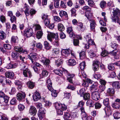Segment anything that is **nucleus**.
<instances>
[{
	"label": "nucleus",
	"mask_w": 120,
	"mask_h": 120,
	"mask_svg": "<svg viewBox=\"0 0 120 120\" xmlns=\"http://www.w3.org/2000/svg\"><path fill=\"white\" fill-rule=\"evenodd\" d=\"M48 39L50 41H52V38H55V42L56 43V45L58 46L59 44L58 43L59 40L58 34H55L53 33L50 32L48 34L47 36Z\"/></svg>",
	"instance_id": "f257e3e1"
},
{
	"label": "nucleus",
	"mask_w": 120,
	"mask_h": 120,
	"mask_svg": "<svg viewBox=\"0 0 120 120\" xmlns=\"http://www.w3.org/2000/svg\"><path fill=\"white\" fill-rule=\"evenodd\" d=\"M47 86L49 90L51 92L52 96L56 97L57 96V93L56 91L54 90L52 87V83L50 79H48L47 82Z\"/></svg>",
	"instance_id": "f03ea898"
},
{
	"label": "nucleus",
	"mask_w": 120,
	"mask_h": 120,
	"mask_svg": "<svg viewBox=\"0 0 120 120\" xmlns=\"http://www.w3.org/2000/svg\"><path fill=\"white\" fill-rule=\"evenodd\" d=\"M112 16L111 17L112 21L115 22H116V19L120 17V10L117 8L113 9Z\"/></svg>",
	"instance_id": "7ed1b4c3"
},
{
	"label": "nucleus",
	"mask_w": 120,
	"mask_h": 120,
	"mask_svg": "<svg viewBox=\"0 0 120 120\" xmlns=\"http://www.w3.org/2000/svg\"><path fill=\"white\" fill-rule=\"evenodd\" d=\"M33 34V32L32 29L28 28L26 29L24 32V35L27 38H29Z\"/></svg>",
	"instance_id": "20e7f679"
},
{
	"label": "nucleus",
	"mask_w": 120,
	"mask_h": 120,
	"mask_svg": "<svg viewBox=\"0 0 120 120\" xmlns=\"http://www.w3.org/2000/svg\"><path fill=\"white\" fill-rule=\"evenodd\" d=\"M46 113V111L44 109L39 110L38 115L40 120H42L43 119L44 117L45 116V114Z\"/></svg>",
	"instance_id": "39448f33"
},
{
	"label": "nucleus",
	"mask_w": 120,
	"mask_h": 120,
	"mask_svg": "<svg viewBox=\"0 0 120 120\" xmlns=\"http://www.w3.org/2000/svg\"><path fill=\"white\" fill-rule=\"evenodd\" d=\"M92 99L95 101L98 100L100 98L99 94L98 92V90L93 92L92 94Z\"/></svg>",
	"instance_id": "423d86ee"
},
{
	"label": "nucleus",
	"mask_w": 120,
	"mask_h": 120,
	"mask_svg": "<svg viewBox=\"0 0 120 120\" xmlns=\"http://www.w3.org/2000/svg\"><path fill=\"white\" fill-rule=\"evenodd\" d=\"M103 103L104 105L106 106L105 108V110L107 109L108 110V112L109 114H111L112 112L109 107H108L109 104V99L108 98H106L104 100Z\"/></svg>",
	"instance_id": "0eeeda50"
},
{
	"label": "nucleus",
	"mask_w": 120,
	"mask_h": 120,
	"mask_svg": "<svg viewBox=\"0 0 120 120\" xmlns=\"http://www.w3.org/2000/svg\"><path fill=\"white\" fill-rule=\"evenodd\" d=\"M60 71L62 72L61 74L62 75L63 74H64L66 75H67L68 78H72L75 76L74 74H71L70 73H68V71L65 69L63 68H60Z\"/></svg>",
	"instance_id": "6e6552de"
},
{
	"label": "nucleus",
	"mask_w": 120,
	"mask_h": 120,
	"mask_svg": "<svg viewBox=\"0 0 120 120\" xmlns=\"http://www.w3.org/2000/svg\"><path fill=\"white\" fill-rule=\"evenodd\" d=\"M67 32L69 34V36L70 37H73V38L75 37V34L73 32L72 26H71L67 27Z\"/></svg>",
	"instance_id": "1a4fd4ad"
},
{
	"label": "nucleus",
	"mask_w": 120,
	"mask_h": 120,
	"mask_svg": "<svg viewBox=\"0 0 120 120\" xmlns=\"http://www.w3.org/2000/svg\"><path fill=\"white\" fill-rule=\"evenodd\" d=\"M29 58L31 60L32 63L35 61L37 58V54L35 53H31L30 54Z\"/></svg>",
	"instance_id": "9d476101"
},
{
	"label": "nucleus",
	"mask_w": 120,
	"mask_h": 120,
	"mask_svg": "<svg viewBox=\"0 0 120 120\" xmlns=\"http://www.w3.org/2000/svg\"><path fill=\"white\" fill-rule=\"evenodd\" d=\"M42 19L44 20L45 25L47 26L49 24L50 20L48 18V15L44 14L42 16Z\"/></svg>",
	"instance_id": "9b49d317"
},
{
	"label": "nucleus",
	"mask_w": 120,
	"mask_h": 120,
	"mask_svg": "<svg viewBox=\"0 0 120 120\" xmlns=\"http://www.w3.org/2000/svg\"><path fill=\"white\" fill-rule=\"evenodd\" d=\"M71 52V50L69 49H63L62 50L61 52L62 55L65 57L67 56L70 55Z\"/></svg>",
	"instance_id": "f8f14e48"
},
{
	"label": "nucleus",
	"mask_w": 120,
	"mask_h": 120,
	"mask_svg": "<svg viewBox=\"0 0 120 120\" xmlns=\"http://www.w3.org/2000/svg\"><path fill=\"white\" fill-rule=\"evenodd\" d=\"M25 96V94L24 92L19 93L17 95V99L18 100L20 101L24 98Z\"/></svg>",
	"instance_id": "ddd939ff"
},
{
	"label": "nucleus",
	"mask_w": 120,
	"mask_h": 120,
	"mask_svg": "<svg viewBox=\"0 0 120 120\" xmlns=\"http://www.w3.org/2000/svg\"><path fill=\"white\" fill-rule=\"evenodd\" d=\"M100 62L97 60H94L93 62V67L94 71L98 70L99 68Z\"/></svg>",
	"instance_id": "4468645a"
},
{
	"label": "nucleus",
	"mask_w": 120,
	"mask_h": 120,
	"mask_svg": "<svg viewBox=\"0 0 120 120\" xmlns=\"http://www.w3.org/2000/svg\"><path fill=\"white\" fill-rule=\"evenodd\" d=\"M41 97L40 94L37 91L35 92L34 94L33 95V100L35 101H37Z\"/></svg>",
	"instance_id": "2eb2a0df"
},
{
	"label": "nucleus",
	"mask_w": 120,
	"mask_h": 120,
	"mask_svg": "<svg viewBox=\"0 0 120 120\" xmlns=\"http://www.w3.org/2000/svg\"><path fill=\"white\" fill-rule=\"evenodd\" d=\"M37 110L35 107L31 106L29 110V113L31 115L34 116L36 114Z\"/></svg>",
	"instance_id": "dca6fc26"
},
{
	"label": "nucleus",
	"mask_w": 120,
	"mask_h": 120,
	"mask_svg": "<svg viewBox=\"0 0 120 120\" xmlns=\"http://www.w3.org/2000/svg\"><path fill=\"white\" fill-rule=\"evenodd\" d=\"M41 61L45 65L49 64L50 62V60L49 59L43 57L41 58Z\"/></svg>",
	"instance_id": "f3484780"
},
{
	"label": "nucleus",
	"mask_w": 120,
	"mask_h": 120,
	"mask_svg": "<svg viewBox=\"0 0 120 120\" xmlns=\"http://www.w3.org/2000/svg\"><path fill=\"white\" fill-rule=\"evenodd\" d=\"M115 90L114 88H110L108 89L107 90L106 94L108 96H110L114 94Z\"/></svg>",
	"instance_id": "a211bd4d"
},
{
	"label": "nucleus",
	"mask_w": 120,
	"mask_h": 120,
	"mask_svg": "<svg viewBox=\"0 0 120 120\" xmlns=\"http://www.w3.org/2000/svg\"><path fill=\"white\" fill-rule=\"evenodd\" d=\"M23 74L26 77L28 76V75L30 77H31L32 76L30 70L26 68L25 70H24Z\"/></svg>",
	"instance_id": "6ab92c4d"
},
{
	"label": "nucleus",
	"mask_w": 120,
	"mask_h": 120,
	"mask_svg": "<svg viewBox=\"0 0 120 120\" xmlns=\"http://www.w3.org/2000/svg\"><path fill=\"white\" fill-rule=\"evenodd\" d=\"M77 30L79 31H83L85 29V28L83 27V23L79 22L77 24Z\"/></svg>",
	"instance_id": "aec40b11"
},
{
	"label": "nucleus",
	"mask_w": 120,
	"mask_h": 120,
	"mask_svg": "<svg viewBox=\"0 0 120 120\" xmlns=\"http://www.w3.org/2000/svg\"><path fill=\"white\" fill-rule=\"evenodd\" d=\"M120 50L118 49H114L110 52V54L114 56H116L117 55H119Z\"/></svg>",
	"instance_id": "412c9836"
},
{
	"label": "nucleus",
	"mask_w": 120,
	"mask_h": 120,
	"mask_svg": "<svg viewBox=\"0 0 120 120\" xmlns=\"http://www.w3.org/2000/svg\"><path fill=\"white\" fill-rule=\"evenodd\" d=\"M5 76L7 77L12 79L14 76V73L12 72H7L5 73Z\"/></svg>",
	"instance_id": "4be33fe9"
},
{
	"label": "nucleus",
	"mask_w": 120,
	"mask_h": 120,
	"mask_svg": "<svg viewBox=\"0 0 120 120\" xmlns=\"http://www.w3.org/2000/svg\"><path fill=\"white\" fill-rule=\"evenodd\" d=\"M90 11H87L85 13V16L87 19L89 20H90L91 19L93 16V14Z\"/></svg>",
	"instance_id": "5701e85b"
},
{
	"label": "nucleus",
	"mask_w": 120,
	"mask_h": 120,
	"mask_svg": "<svg viewBox=\"0 0 120 120\" xmlns=\"http://www.w3.org/2000/svg\"><path fill=\"white\" fill-rule=\"evenodd\" d=\"M98 84L96 82H94L92 85L90 87V90H96L97 91L98 89Z\"/></svg>",
	"instance_id": "b1692460"
},
{
	"label": "nucleus",
	"mask_w": 120,
	"mask_h": 120,
	"mask_svg": "<svg viewBox=\"0 0 120 120\" xmlns=\"http://www.w3.org/2000/svg\"><path fill=\"white\" fill-rule=\"evenodd\" d=\"M68 16L67 13L64 11H60V17L62 18V19H64Z\"/></svg>",
	"instance_id": "393cba45"
},
{
	"label": "nucleus",
	"mask_w": 120,
	"mask_h": 120,
	"mask_svg": "<svg viewBox=\"0 0 120 120\" xmlns=\"http://www.w3.org/2000/svg\"><path fill=\"white\" fill-rule=\"evenodd\" d=\"M55 106L56 110L57 113L58 115H59L60 113V104L57 102L55 103Z\"/></svg>",
	"instance_id": "a878e982"
},
{
	"label": "nucleus",
	"mask_w": 120,
	"mask_h": 120,
	"mask_svg": "<svg viewBox=\"0 0 120 120\" xmlns=\"http://www.w3.org/2000/svg\"><path fill=\"white\" fill-rule=\"evenodd\" d=\"M112 86L115 88L119 89L120 88V83L117 81L113 82L112 83Z\"/></svg>",
	"instance_id": "bb28decb"
},
{
	"label": "nucleus",
	"mask_w": 120,
	"mask_h": 120,
	"mask_svg": "<svg viewBox=\"0 0 120 120\" xmlns=\"http://www.w3.org/2000/svg\"><path fill=\"white\" fill-rule=\"evenodd\" d=\"M6 34L5 32L0 30V39L1 40L4 39L6 37Z\"/></svg>",
	"instance_id": "cd10ccee"
},
{
	"label": "nucleus",
	"mask_w": 120,
	"mask_h": 120,
	"mask_svg": "<svg viewBox=\"0 0 120 120\" xmlns=\"http://www.w3.org/2000/svg\"><path fill=\"white\" fill-rule=\"evenodd\" d=\"M90 97V94L88 93H85L83 94V99L85 101H86L89 99Z\"/></svg>",
	"instance_id": "c85d7f7f"
},
{
	"label": "nucleus",
	"mask_w": 120,
	"mask_h": 120,
	"mask_svg": "<svg viewBox=\"0 0 120 120\" xmlns=\"http://www.w3.org/2000/svg\"><path fill=\"white\" fill-rule=\"evenodd\" d=\"M19 54L17 52H13L11 53L12 57L15 59L19 58Z\"/></svg>",
	"instance_id": "c756f323"
},
{
	"label": "nucleus",
	"mask_w": 120,
	"mask_h": 120,
	"mask_svg": "<svg viewBox=\"0 0 120 120\" xmlns=\"http://www.w3.org/2000/svg\"><path fill=\"white\" fill-rule=\"evenodd\" d=\"M27 85L28 87L31 89H33L35 86L34 83L30 81L28 82Z\"/></svg>",
	"instance_id": "7c9ffc66"
},
{
	"label": "nucleus",
	"mask_w": 120,
	"mask_h": 120,
	"mask_svg": "<svg viewBox=\"0 0 120 120\" xmlns=\"http://www.w3.org/2000/svg\"><path fill=\"white\" fill-rule=\"evenodd\" d=\"M43 33L42 30L38 31L36 33V36L39 39L42 37Z\"/></svg>",
	"instance_id": "2f4dec72"
},
{
	"label": "nucleus",
	"mask_w": 120,
	"mask_h": 120,
	"mask_svg": "<svg viewBox=\"0 0 120 120\" xmlns=\"http://www.w3.org/2000/svg\"><path fill=\"white\" fill-rule=\"evenodd\" d=\"M6 78L4 77L3 76L0 77V82L2 84L3 86L5 84Z\"/></svg>",
	"instance_id": "473e14b6"
},
{
	"label": "nucleus",
	"mask_w": 120,
	"mask_h": 120,
	"mask_svg": "<svg viewBox=\"0 0 120 120\" xmlns=\"http://www.w3.org/2000/svg\"><path fill=\"white\" fill-rule=\"evenodd\" d=\"M90 27L91 29L94 31L95 27L96 24L94 21H92L90 22Z\"/></svg>",
	"instance_id": "72a5a7b5"
},
{
	"label": "nucleus",
	"mask_w": 120,
	"mask_h": 120,
	"mask_svg": "<svg viewBox=\"0 0 120 120\" xmlns=\"http://www.w3.org/2000/svg\"><path fill=\"white\" fill-rule=\"evenodd\" d=\"M25 9L24 11L25 14L26 16H28L30 14V12H29V6L26 5L25 7Z\"/></svg>",
	"instance_id": "f704fd0d"
},
{
	"label": "nucleus",
	"mask_w": 120,
	"mask_h": 120,
	"mask_svg": "<svg viewBox=\"0 0 120 120\" xmlns=\"http://www.w3.org/2000/svg\"><path fill=\"white\" fill-rule=\"evenodd\" d=\"M76 64L75 61L73 59H69L68 61V64L71 66H74Z\"/></svg>",
	"instance_id": "c9c22d12"
},
{
	"label": "nucleus",
	"mask_w": 120,
	"mask_h": 120,
	"mask_svg": "<svg viewBox=\"0 0 120 120\" xmlns=\"http://www.w3.org/2000/svg\"><path fill=\"white\" fill-rule=\"evenodd\" d=\"M106 3L105 1L102 0L100 3V6L101 8H104L106 7Z\"/></svg>",
	"instance_id": "e433bc0d"
},
{
	"label": "nucleus",
	"mask_w": 120,
	"mask_h": 120,
	"mask_svg": "<svg viewBox=\"0 0 120 120\" xmlns=\"http://www.w3.org/2000/svg\"><path fill=\"white\" fill-rule=\"evenodd\" d=\"M44 45L45 49L47 50H49L51 48V46H50L49 43L47 41H45L44 42Z\"/></svg>",
	"instance_id": "4c0bfd02"
},
{
	"label": "nucleus",
	"mask_w": 120,
	"mask_h": 120,
	"mask_svg": "<svg viewBox=\"0 0 120 120\" xmlns=\"http://www.w3.org/2000/svg\"><path fill=\"white\" fill-rule=\"evenodd\" d=\"M64 120H68V119L70 116V114L68 112H66L64 113Z\"/></svg>",
	"instance_id": "58836bf2"
},
{
	"label": "nucleus",
	"mask_w": 120,
	"mask_h": 120,
	"mask_svg": "<svg viewBox=\"0 0 120 120\" xmlns=\"http://www.w3.org/2000/svg\"><path fill=\"white\" fill-rule=\"evenodd\" d=\"M76 10L74 8H72L71 10V15L72 16L76 17Z\"/></svg>",
	"instance_id": "ea45409f"
},
{
	"label": "nucleus",
	"mask_w": 120,
	"mask_h": 120,
	"mask_svg": "<svg viewBox=\"0 0 120 120\" xmlns=\"http://www.w3.org/2000/svg\"><path fill=\"white\" fill-rule=\"evenodd\" d=\"M113 116L115 119H118L120 118V113L118 112H116L113 114Z\"/></svg>",
	"instance_id": "a19ab883"
},
{
	"label": "nucleus",
	"mask_w": 120,
	"mask_h": 120,
	"mask_svg": "<svg viewBox=\"0 0 120 120\" xmlns=\"http://www.w3.org/2000/svg\"><path fill=\"white\" fill-rule=\"evenodd\" d=\"M108 69L112 71L114 69V64L111 63L109 64L108 67Z\"/></svg>",
	"instance_id": "79ce46f5"
},
{
	"label": "nucleus",
	"mask_w": 120,
	"mask_h": 120,
	"mask_svg": "<svg viewBox=\"0 0 120 120\" xmlns=\"http://www.w3.org/2000/svg\"><path fill=\"white\" fill-rule=\"evenodd\" d=\"M14 49L15 51L19 52H21L22 50V48L21 47L19 46H15Z\"/></svg>",
	"instance_id": "37998d69"
},
{
	"label": "nucleus",
	"mask_w": 120,
	"mask_h": 120,
	"mask_svg": "<svg viewBox=\"0 0 120 120\" xmlns=\"http://www.w3.org/2000/svg\"><path fill=\"white\" fill-rule=\"evenodd\" d=\"M37 12V11L34 9H31L30 11V15L32 17L35 15Z\"/></svg>",
	"instance_id": "c03bdc74"
},
{
	"label": "nucleus",
	"mask_w": 120,
	"mask_h": 120,
	"mask_svg": "<svg viewBox=\"0 0 120 120\" xmlns=\"http://www.w3.org/2000/svg\"><path fill=\"white\" fill-rule=\"evenodd\" d=\"M80 57L81 59H83L86 57L85 53V51H82L79 53Z\"/></svg>",
	"instance_id": "a18cd8bd"
},
{
	"label": "nucleus",
	"mask_w": 120,
	"mask_h": 120,
	"mask_svg": "<svg viewBox=\"0 0 120 120\" xmlns=\"http://www.w3.org/2000/svg\"><path fill=\"white\" fill-rule=\"evenodd\" d=\"M6 18L5 16L3 15H1L0 16V21L3 23L5 22Z\"/></svg>",
	"instance_id": "49530a36"
},
{
	"label": "nucleus",
	"mask_w": 120,
	"mask_h": 120,
	"mask_svg": "<svg viewBox=\"0 0 120 120\" xmlns=\"http://www.w3.org/2000/svg\"><path fill=\"white\" fill-rule=\"evenodd\" d=\"M18 38L17 36H12L11 38V41L12 42L15 43L17 42L18 40Z\"/></svg>",
	"instance_id": "de8ad7c7"
},
{
	"label": "nucleus",
	"mask_w": 120,
	"mask_h": 120,
	"mask_svg": "<svg viewBox=\"0 0 120 120\" xmlns=\"http://www.w3.org/2000/svg\"><path fill=\"white\" fill-rule=\"evenodd\" d=\"M85 63L84 62H83L81 63L80 64V67L81 69L83 70L85 67Z\"/></svg>",
	"instance_id": "09e8293b"
},
{
	"label": "nucleus",
	"mask_w": 120,
	"mask_h": 120,
	"mask_svg": "<svg viewBox=\"0 0 120 120\" xmlns=\"http://www.w3.org/2000/svg\"><path fill=\"white\" fill-rule=\"evenodd\" d=\"M35 105L39 109V110L40 109H44V108H42V105L41 103L38 102L36 103L35 104Z\"/></svg>",
	"instance_id": "8fccbe9b"
},
{
	"label": "nucleus",
	"mask_w": 120,
	"mask_h": 120,
	"mask_svg": "<svg viewBox=\"0 0 120 120\" xmlns=\"http://www.w3.org/2000/svg\"><path fill=\"white\" fill-rule=\"evenodd\" d=\"M112 106L113 108L116 109H118L120 107L119 104L116 103H113L112 105Z\"/></svg>",
	"instance_id": "3c124183"
},
{
	"label": "nucleus",
	"mask_w": 120,
	"mask_h": 120,
	"mask_svg": "<svg viewBox=\"0 0 120 120\" xmlns=\"http://www.w3.org/2000/svg\"><path fill=\"white\" fill-rule=\"evenodd\" d=\"M48 74V72L45 70H42V75L43 77H45L47 76Z\"/></svg>",
	"instance_id": "603ef678"
},
{
	"label": "nucleus",
	"mask_w": 120,
	"mask_h": 120,
	"mask_svg": "<svg viewBox=\"0 0 120 120\" xmlns=\"http://www.w3.org/2000/svg\"><path fill=\"white\" fill-rule=\"evenodd\" d=\"M10 20L12 23L16 22V18L15 16L13 15L11 17Z\"/></svg>",
	"instance_id": "864d4df0"
},
{
	"label": "nucleus",
	"mask_w": 120,
	"mask_h": 120,
	"mask_svg": "<svg viewBox=\"0 0 120 120\" xmlns=\"http://www.w3.org/2000/svg\"><path fill=\"white\" fill-rule=\"evenodd\" d=\"M108 54V52L105 50L102 51L101 54V55L103 57H105L107 56Z\"/></svg>",
	"instance_id": "5fc2aeb1"
},
{
	"label": "nucleus",
	"mask_w": 120,
	"mask_h": 120,
	"mask_svg": "<svg viewBox=\"0 0 120 120\" xmlns=\"http://www.w3.org/2000/svg\"><path fill=\"white\" fill-rule=\"evenodd\" d=\"M92 101L91 100L89 99L87 100L86 102L87 105L91 107L92 106L93 103Z\"/></svg>",
	"instance_id": "6e6d98bb"
},
{
	"label": "nucleus",
	"mask_w": 120,
	"mask_h": 120,
	"mask_svg": "<svg viewBox=\"0 0 120 120\" xmlns=\"http://www.w3.org/2000/svg\"><path fill=\"white\" fill-rule=\"evenodd\" d=\"M64 97L67 99L69 98L71 96V94L70 93L64 92Z\"/></svg>",
	"instance_id": "4d7b16f0"
},
{
	"label": "nucleus",
	"mask_w": 120,
	"mask_h": 120,
	"mask_svg": "<svg viewBox=\"0 0 120 120\" xmlns=\"http://www.w3.org/2000/svg\"><path fill=\"white\" fill-rule=\"evenodd\" d=\"M82 9L83 10L85 11H91V9L89 7L87 6H85L83 7L82 8Z\"/></svg>",
	"instance_id": "13d9d810"
},
{
	"label": "nucleus",
	"mask_w": 120,
	"mask_h": 120,
	"mask_svg": "<svg viewBox=\"0 0 120 120\" xmlns=\"http://www.w3.org/2000/svg\"><path fill=\"white\" fill-rule=\"evenodd\" d=\"M19 109L20 111H22L25 108L24 106L21 104H19L18 106Z\"/></svg>",
	"instance_id": "bf43d9fd"
},
{
	"label": "nucleus",
	"mask_w": 120,
	"mask_h": 120,
	"mask_svg": "<svg viewBox=\"0 0 120 120\" xmlns=\"http://www.w3.org/2000/svg\"><path fill=\"white\" fill-rule=\"evenodd\" d=\"M79 40L77 39H74L73 40V44L75 46H78L79 45Z\"/></svg>",
	"instance_id": "052dcab7"
},
{
	"label": "nucleus",
	"mask_w": 120,
	"mask_h": 120,
	"mask_svg": "<svg viewBox=\"0 0 120 120\" xmlns=\"http://www.w3.org/2000/svg\"><path fill=\"white\" fill-rule=\"evenodd\" d=\"M84 89H80L79 91V92H77L78 94H79L81 96H82V95L84 94Z\"/></svg>",
	"instance_id": "680f3d73"
},
{
	"label": "nucleus",
	"mask_w": 120,
	"mask_h": 120,
	"mask_svg": "<svg viewBox=\"0 0 120 120\" xmlns=\"http://www.w3.org/2000/svg\"><path fill=\"white\" fill-rule=\"evenodd\" d=\"M81 116L82 119L83 120H85L86 119L87 116L85 112L82 113Z\"/></svg>",
	"instance_id": "e2e57ef3"
},
{
	"label": "nucleus",
	"mask_w": 120,
	"mask_h": 120,
	"mask_svg": "<svg viewBox=\"0 0 120 120\" xmlns=\"http://www.w3.org/2000/svg\"><path fill=\"white\" fill-rule=\"evenodd\" d=\"M81 74L80 75V76L82 78L85 79L86 77V75L84 71H82L81 72Z\"/></svg>",
	"instance_id": "0e129e2a"
},
{
	"label": "nucleus",
	"mask_w": 120,
	"mask_h": 120,
	"mask_svg": "<svg viewBox=\"0 0 120 120\" xmlns=\"http://www.w3.org/2000/svg\"><path fill=\"white\" fill-rule=\"evenodd\" d=\"M52 52L54 54H57L59 53L60 50L59 49H54L53 50Z\"/></svg>",
	"instance_id": "69168bd1"
},
{
	"label": "nucleus",
	"mask_w": 120,
	"mask_h": 120,
	"mask_svg": "<svg viewBox=\"0 0 120 120\" xmlns=\"http://www.w3.org/2000/svg\"><path fill=\"white\" fill-rule=\"evenodd\" d=\"M88 4L90 6H92L95 4L94 3L92 0H89L87 1Z\"/></svg>",
	"instance_id": "338daca9"
},
{
	"label": "nucleus",
	"mask_w": 120,
	"mask_h": 120,
	"mask_svg": "<svg viewBox=\"0 0 120 120\" xmlns=\"http://www.w3.org/2000/svg\"><path fill=\"white\" fill-rule=\"evenodd\" d=\"M95 106L96 109L100 108L101 107V104L99 103H96L95 104Z\"/></svg>",
	"instance_id": "774afa93"
}]
</instances>
